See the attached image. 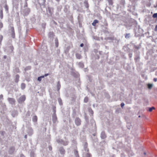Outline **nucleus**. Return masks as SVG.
<instances>
[{"label": "nucleus", "mask_w": 157, "mask_h": 157, "mask_svg": "<svg viewBox=\"0 0 157 157\" xmlns=\"http://www.w3.org/2000/svg\"><path fill=\"white\" fill-rule=\"evenodd\" d=\"M87 144L85 143L84 145V150H83V156L86 157H90V155L88 152V149L87 148Z\"/></svg>", "instance_id": "nucleus-1"}, {"label": "nucleus", "mask_w": 157, "mask_h": 157, "mask_svg": "<svg viewBox=\"0 0 157 157\" xmlns=\"http://www.w3.org/2000/svg\"><path fill=\"white\" fill-rule=\"evenodd\" d=\"M25 100V97L24 95L21 96L18 99V101L19 103H21L24 101Z\"/></svg>", "instance_id": "nucleus-2"}, {"label": "nucleus", "mask_w": 157, "mask_h": 157, "mask_svg": "<svg viewBox=\"0 0 157 157\" xmlns=\"http://www.w3.org/2000/svg\"><path fill=\"white\" fill-rule=\"evenodd\" d=\"M57 142L58 143H60L62 144H63L65 145H67L68 144V143L67 141H63L62 140H57Z\"/></svg>", "instance_id": "nucleus-3"}, {"label": "nucleus", "mask_w": 157, "mask_h": 157, "mask_svg": "<svg viewBox=\"0 0 157 157\" xmlns=\"http://www.w3.org/2000/svg\"><path fill=\"white\" fill-rule=\"evenodd\" d=\"M8 101L9 103L11 104H14L15 102V99L13 98H9Z\"/></svg>", "instance_id": "nucleus-4"}, {"label": "nucleus", "mask_w": 157, "mask_h": 157, "mask_svg": "<svg viewBox=\"0 0 157 157\" xmlns=\"http://www.w3.org/2000/svg\"><path fill=\"white\" fill-rule=\"evenodd\" d=\"M75 123L77 125H79L80 124V120L78 118H76L75 120Z\"/></svg>", "instance_id": "nucleus-5"}, {"label": "nucleus", "mask_w": 157, "mask_h": 157, "mask_svg": "<svg viewBox=\"0 0 157 157\" xmlns=\"http://www.w3.org/2000/svg\"><path fill=\"white\" fill-rule=\"evenodd\" d=\"M54 113L52 115V120L53 122L55 123L57 120V117L56 114L55 113V111L54 110Z\"/></svg>", "instance_id": "nucleus-6"}, {"label": "nucleus", "mask_w": 157, "mask_h": 157, "mask_svg": "<svg viewBox=\"0 0 157 157\" xmlns=\"http://www.w3.org/2000/svg\"><path fill=\"white\" fill-rule=\"evenodd\" d=\"M59 151L60 152L61 154H63L64 153L65 151L63 147H60V148Z\"/></svg>", "instance_id": "nucleus-7"}, {"label": "nucleus", "mask_w": 157, "mask_h": 157, "mask_svg": "<svg viewBox=\"0 0 157 157\" xmlns=\"http://www.w3.org/2000/svg\"><path fill=\"white\" fill-rule=\"evenodd\" d=\"M101 137L102 139L105 138L106 137L105 133L104 132H101Z\"/></svg>", "instance_id": "nucleus-8"}, {"label": "nucleus", "mask_w": 157, "mask_h": 157, "mask_svg": "<svg viewBox=\"0 0 157 157\" xmlns=\"http://www.w3.org/2000/svg\"><path fill=\"white\" fill-rule=\"evenodd\" d=\"M98 20H95L94 21L93 23H92V25L93 26H95L96 25V24L98 23Z\"/></svg>", "instance_id": "nucleus-9"}, {"label": "nucleus", "mask_w": 157, "mask_h": 157, "mask_svg": "<svg viewBox=\"0 0 157 157\" xmlns=\"http://www.w3.org/2000/svg\"><path fill=\"white\" fill-rule=\"evenodd\" d=\"M33 120L34 122H36L37 121V117L36 116H33Z\"/></svg>", "instance_id": "nucleus-10"}, {"label": "nucleus", "mask_w": 157, "mask_h": 157, "mask_svg": "<svg viewBox=\"0 0 157 157\" xmlns=\"http://www.w3.org/2000/svg\"><path fill=\"white\" fill-rule=\"evenodd\" d=\"M44 78V76H43L39 77L37 78V80L39 81L40 82L41 80L42 79Z\"/></svg>", "instance_id": "nucleus-11"}, {"label": "nucleus", "mask_w": 157, "mask_h": 157, "mask_svg": "<svg viewBox=\"0 0 157 157\" xmlns=\"http://www.w3.org/2000/svg\"><path fill=\"white\" fill-rule=\"evenodd\" d=\"M25 84L24 83H22L21 85V88L22 90L24 89L25 88Z\"/></svg>", "instance_id": "nucleus-12"}, {"label": "nucleus", "mask_w": 157, "mask_h": 157, "mask_svg": "<svg viewBox=\"0 0 157 157\" xmlns=\"http://www.w3.org/2000/svg\"><path fill=\"white\" fill-rule=\"evenodd\" d=\"M55 42L56 46V47H58V42L57 39H55Z\"/></svg>", "instance_id": "nucleus-13"}, {"label": "nucleus", "mask_w": 157, "mask_h": 157, "mask_svg": "<svg viewBox=\"0 0 157 157\" xmlns=\"http://www.w3.org/2000/svg\"><path fill=\"white\" fill-rule=\"evenodd\" d=\"M76 56L77 58L78 59H80L81 58V56L79 54H76Z\"/></svg>", "instance_id": "nucleus-14"}, {"label": "nucleus", "mask_w": 157, "mask_h": 157, "mask_svg": "<svg viewBox=\"0 0 157 157\" xmlns=\"http://www.w3.org/2000/svg\"><path fill=\"white\" fill-rule=\"evenodd\" d=\"M148 88L149 89H151L153 86V84H148Z\"/></svg>", "instance_id": "nucleus-15"}, {"label": "nucleus", "mask_w": 157, "mask_h": 157, "mask_svg": "<svg viewBox=\"0 0 157 157\" xmlns=\"http://www.w3.org/2000/svg\"><path fill=\"white\" fill-rule=\"evenodd\" d=\"M16 78V82H18V79L19 78V76L18 75H16L15 76Z\"/></svg>", "instance_id": "nucleus-16"}, {"label": "nucleus", "mask_w": 157, "mask_h": 157, "mask_svg": "<svg viewBox=\"0 0 157 157\" xmlns=\"http://www.w3.org/2000/svg\"><path fill=\"white\" fill-rule=\"evenodd\" d=\"M130 126H131V124L130 123H127V126L128 128L129 129H130V128H131Z\"/></svg>", "instance_id": "nucleus-17"}, {"label": "nucleus", "mask_w": 157, "mask_h": 157, "mask_svg": "<svg viewBox=\"0 0 157 157\" xmlns=\"http://www.w3.org/2000/svg\"><path fill=\"white\" fill-rule=\"evenodd\" d=\"M57 87L58 90H59L60 88V85L59 82H58L57 84Z\"/></svg>", "instance_id": "nucleus-18"}, {"label": "nucleus", "mask_w": 157, "mask_h": 157, "mask_svg": "<svg viewBox=\"0 0 157 157\" xmlns=\"http://www.w3.org/2000/svg\"><path fill=\"white\" fill-rule=\"evenodd\" d=\"M88 100V98L86 97L84 99V101L85 102H87Z\"/></svg>", "instance_id": "nucleus-19"}, {"label": "nucleus", "mask_w": 157, "mask_h": 157, "mask_svg": "<svg viewBox=\"0 0 157 157\" xmlns=\"http://www.w3.org/2000/svg\"><path fill=\"white\" fill-rule=\"evenodd\" d=\"M153 18H157V13L154 14L153 15Z\"/></svg>", "instance_id": "nucleus-20"}, {"label": "nucleus", "mask_w": 157, "mask_h": 157, "mask_svg": "<svg viewBox=\"0 0 157 157\" xmlns=\"http://www.w3.org/2000/svg\"><path fill=\"white\" fill-rule=\"evenodd\" d=\"M154 109H155V108L154 107L150 108L149 109V111L150 112H151L152 110Z\"/></svg>", "instance_id": "nucleus-21"}, {"label": "nucleus", "mask_w": 157, "mask_h": 157, "mask_svg": "<svg viewBox=\"0 0 157 157\" xmlns=\"http://www.w3.org/2000/svg\"><path fill=\"white\" fill-rule=\"evenodd\" d=\"M79 65H80V67H83V64L82 63H79Z\"/></svg>", "instance_id": "nucleus-22"}, {"label": "nucleus", "mask_w": 157, "mask_h": 157, "mask_svg": "<svg viewBox=\"0 0 157 157\" xmlns=\"http://www.w3.org/2000/svg\"><path fill=\"white\" fill-rule=\"evenodd\" d=\"M129 34H127L125 36V37L127 38H129Z\"/></svg>", "instance_id": "nucleus-23"}, {"label": "nucleus", "mask_w": 157, "mask_h": 157, "mask_svg": "<svg viewBox=\"0 0 157 157\" xmlns=\"http://www.w3.org/2000/svg\"><path fill=\"white\" fill-rule=\"evenodd\" d=\"M3 27V24L2 23H0V29L1 28Z\"/></svg>", "instance_id": "nucleus-24"}, {"label": "nucleus", "mask_w": 157, "mask_h": 157, "mask_svg": "<svg viewBox=\"0 0 157 157\" xmlns=\"http://www.w3.org/2000/svg\"><path fill=\"white\" fill-rule=\"evenodd\" d=\"M31 157H34V155L32 153H31L30 154Z\"/></svg>", "instance_id": "nucleus-25"}, {"label": "nucleus", "mask_w": 157, "mask_h": 157, "mask_svg": "<svg viewBox=\"0 0 157 157\" xmlns=\"http://www.w3.org/2000/svg\"><path fill=\"white\" fill-rule=\"evenodd\" d=\"M124 103H122L121 105V106L122 108L124 106Z\"/></svg>", "instance_id": "nucleus-26"}, {"label": "nucleus", "mask_w": 157, "mask_h": 157, "mask_svg": "<svg viewBox=\"0 0 157 157\" xmlns=\"http://www.w3.org/2000/svg\"><path fill=\"white\" fill-rule=\"evenodd\" d=\"M48 75H49L48 74H45V75H43V76H44V77L47 76H48Z\"/></svg>", "instance_id": "nucleus-27"}, {"label": "nucleus", "mask_w": 157, "mask_h": 157, "mask_svg": "<svg viewBox=\"0 0 157 157\" xmlns=\"http://www.w3.org/2000/svg\"><path fill=\"white\" fill-rule=\"evenodd\" d=\"M3 96L2 95H0V99H2L3 98Z\"/></svg>", "instance_id": "nucleus-28"}, {"label": "nucleus", "mask_w": 157, "mask_h": 157, "mask_svg": "<svg viewBox=\"0 0 157 157\" xmlns=\"http://www.w3.org/2000/svg\"><path fill=\"white\" fill-rule=\"evenodd\" d=\"M153 80L155 82H156L157 80V79L156 78H154Z\"/></svg>", "instance_id": "nucleus-29"}, {"label": "nucleus", "mask_w": 157, "mask_h": 157, "mask_svg": "<svg viewBox=\"0 0 157 157\" xmlns=\"http://www.w3.org/2000/svg\"><path fill=\"white\" fill-rule=\"evenodd\" d=\"M155 31H157V25H156L155 26Z\"/></svg>", "instance_id": "nucleus-30"}, {"label": "nucleus", "mask_w": 157, "mask_h": 157, "mask_svg": "<svg viewBox=\"0 0 157 157\" xmlns=\"http://www.w3.org/2000/svg\"><path fill=\"white\" fill-rule=\"evenodd\" d=\"M83 44L82 43L80 44V47H82L83 46Z\"/></svg>", "instance_id": "nucleus-31"}, {"label": "nucleus", "mask_w": 157, "mask_h": 157, "mask_svg": "<svg viewBox=\"0 0 157 157\" xmlns=\"http://www.w3.org/2000/svg\"><path fill=\"white\" fill-rule=\"evenodd\" d=\"M6 56H4V58L5 59H6Z\"/></svg>", "instance_id": "nucleus-32"}, {"label": "nucleus", "mask_w": 157, "mask_h": 157, "mask_svg": "<svg viewBox=\"0 0 157 157\" xmlns=\"http://www.w3.org/2000/svg\"><path fill=\"white\" fill-rule=\"evenodd\" d=\"M25 138H27V135H25Z\"/></svg>", "instance_id": "nucleus-33"}, {"label": "nucleus", "mask_w": 157, "mask_h": 157, "mask_svg": "<svg viewBox=\"0 0 157 157\" xmlns=\"http://www.w3.org/2000/svg\"><path fill=\"white\" fill-rule=\"evenodd\" d=\"M21 157H25L24 156L22 155V156H21Z\"/></svg>", "instance_id": "nucleus-34"}, {"label": "nucleus", "mask_w": 157, "mask_h": 157, "mask_svg": "<svg viewBox=\"0 0 157 157\" xmlns=\"http://www.w3.org/2000/svg\"><path fill=\"white\" fill-rule=\"evenodd\" d=\"M49 149L50 150H51V147H49Z\"/></svg>", "instance_id": "nucleus-35"}, {"label": "nucleus", "mask_w": 157, "mask_h": 157, "mask_svg": "<svg viewBox=\"0 0 157 157\" xmlns=\"http://www.w3.org/2000/svg\"><path fill=\"white\" fill-rule=\"evenodd\" d=\"M0 16L2 18V16L1 15Z\"/></svg>", "instance_id": "nucleus-36"}, {"label": "nucleus", "mask_w": 157, "mask_h": 157, "mask_svg": "<svg viewBox=\"0 0 157 157\" xmlns=\"http://www.w3.org/2000/svg\"><path fill=\"white\" fill-rule=\"evenodd\" d=\"M92 113H93V111H92Z\"/></svg>", "instance_id": "nucleus-37"}]
</instances>
